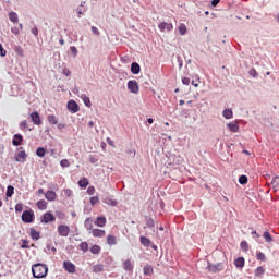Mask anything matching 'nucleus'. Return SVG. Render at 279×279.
<instances>
[{"mask_svg": "<svg viewBox=\"0 0 279 279\" xmlns=\"http://www.w3.org/2000/svg\"><path fill=\"white\" fill-rule=\"evenodd\" d=\"M144 274L145 276H151L154 274V268L151 266H145Z\"/></svg>", "mask_w": 279, "mask_h": 279, "instance_id": "obj_35", "label": "nucleus"}, {"mask_svg": "<svg viewBox=\"0 0 279 279\" xmlns=\"http://www.w3.org/2000/svg\"><path fill=\"white\" fill-rule=\"evenodd\" d=\"M22 250H29V241L23 240V244L21 245Z\"/></svg>", "mask_w": 279, "mask_h": 279, "instance_id": "obj_40", "label": "nucleus"}, {"mask_svg": "<svg viewBox=\"0 0 279 279\" xmlns=\"http://www.w3.org/2000/svg\"><path fill=\"white\" fill-rule=\"evenodd\" d=\"M240 245H241V248H242L244 252H247L248 245H247V242H246V241L241 242Z\"/></svg>", "mask_w": 279, "mask_h": 279, "instance_id": "obj_46", "label": "nucleus"}, {"mask_svg": "<svg viewBox=\"0 0 279 279\" xmlns=\"http://www.w3.org/2000/svg\"><path fill=\"white\" fill-rule=\"evenodd\" d=\"M250 75H252V77H256L257 73L254 69L250 70Z\"/></svg>", "mask_w": 279, "mask_h": 279, "instance_id": "obj_58", "label": "nucleus"}, {"mask_svg": "<svg viewBox=\"0 0 279 279\" xmlns=\"http://www.w3.org/2000/svg\"><path fill=\"white\" fill-rule=\"evenodd\" d=\"M47 206H48V204H47V201H45V199H40L37 202V208L39 210H47Z\"/></svg>", "mask_w": 279, "mask_h": 279, "instance_id": "obj_20", "label": "nucleus"}, {"mask_svg": "<svg viewBox=\"0 0 279 279\" xmlns=\"http://www.w3.org/2000/svg\"><path fill=\"white\" fill-rule=\"evenodd\" d=\"M234 265H235V267H238L239 269H243V267H245V258H243V257H238V258L234 260Z\"/></svg>", "mask_w": 279, "mask_h": 279, "instance_id": "obj_17", "label": "nucleus"}, {"mask_svg": "<svg viewBox=\"0 0 279 279\" xmlns=\"http://www.w3.org/2000/svg\"><path fill=\"white\" fill-rule=\"evenodd\" d=\"M89 162L95 165V162H99V159H97L95 156H89Z\"/></svg>", "mask_w": 279, "mask_h": 279, "instance_id": "obj_49", "label": "nucleus"}, {"mask_svg": "<svg viewBox=\"0 0 279 279\" xmlns=\"http://www.w3.org/2000/svg\"><path fill=\"white\" fill-rule=\"evenodd\" d=\"M9 19L12 23H19V14L16 12L9 13Z\"/></svg>", "mask_w": 279, "mask_h": 279, "instance_id": "obj_24", "label": "nucleus"}, {"mask_svg": "<svg viewBox=\"0 0 279 279\" xmlns=\"http://www.w3.org/2000/svg\"><path fill=\"white\" fill-rule=\"evenodd\" d=\"M57 230H58L59 236L66 238L69 236V234H71V228L66 225H60Z\"/></svg>", "mask_w": 279, "mask_h": 279, "instance_id": "obj_4", "label": "nucleus"}, {"mask_svg": "<svg viewBox=\"0 0 279 279\" xmlns=\"http://www.w3.org/2000/svg\"><path fill=\"white\" fill-rule=\"evenodd\" d=\"M45 154H47V149L44 147H38L36 149V156H38V158H45Z\"/></svg>", "mask_w": 279, "mask_h": 279, "instance_id": "obj_22", "label": "nucleus"}, {"mask_svg": "<svg viewBox=\"0 0 279 279\" xmlns=\"http://www.w3.org/2000/svg\"><path fill=\"white\" fill-rule=\"evenodd\" d=\"M88 128H95V122L89 121V122H88Z\"/></svg>", "mask_w": 279, "mask_h": 279, "instance_id": "obj_63", "label": "nucleus"}, {"mask_svg": "<svg viewBox=\"0 0 279 279\" xmlns=\"http://www.w3.org/2000/svg\"><path fill=\"white\" fill-rule=\"evenodd\" d=\"M68 110H70L72 114H75L76 112H80V105H77L75 100H70L68 102Z\"/></svg>", "mask_w": 279, "mask_h": 279, "instance_id": "obj_6", "label": "nucleus"}, {"mask_svg": "<svg viewBox=\"0 0 279 279\" xmlns=\"http://www.w3.org/2000/svg\"><path fill=\"white\" fill-rule=\"evenodd\" d=\"M84 104H85V106H87L88 108H90V99L85 98Z\"/></svg>", "mask_w": 279, "mask_h": 279, "instance_id": "obj_59", "label": "nucleus"}, {"mask_svg": "<svg viewBox=\"0 0 279 279\" xmlns=\"http://www.w3.org/2000/svg\"><path fill=\"white\" fill-rule=\"evenodd\" d=\"M90 252L92 254H101V246L97 245V244H94L92 247H90Z\"/></svg>", "mask_w": 279, "mask_h": 279, "instance_id": "obj_27", "label": "nucleus"}, {"mask_svg": "<svg viewBox=\"0 0 279 279\" xmlns=\"http://www.w3.org/2000/svg\"><path fill=\"white\" fill-rule=\"evenodd\" d=\"M182 84H184V86H189V84H191V78H189V77H183V78H182Z\"/></svg>", "mask_w": 279, "mask_h": 279, "instance_id": "obj_47", "label": "nucleus"}, {"mask_svg": "<svg viewBox=\"0 0 279 279\" xmlns=\"http://www.w3.org/2000/svg\"><path fill=\"white\" fill-rule=\"evenodd\" d=\"M25 160H27V153H25V150H21L20 153H17L15 157V162H25Z\"/></svg>", "mask_w": 279, "mask_h": 279, "instance_id": "obj_12", "label": "nucleus"}, {"mask_svg": "<svg viewBox=\"0 0 279 279\" xmlns=\"http://www.w3.org/2000/svg\"><path fill=\"white\" fill-rule=\"evenodd\" d=\"M78 250H81V252L86 253V252L88 251V242H82V243L78 245Z\"/></svg>", "mask_w": 279, "mask_h": 279, "instance_id": "obj_31", "label": "nucleus"}, {"mask_svg": "<svg viewBox=\"0 0 279 279\" xmlns=\"http://www.w3.org/2000/svg\"><path fill=\"white\" fill-rule=\"evenodd\" d=\"M186 32H187L186 24H180L179 25V34H181V36H184V35H186Z\"/></svg>", "mask_w": 279, "mask_h": 279, "instance_id": "obj_33", "label": "nucleus"}, {"mask_svg": "<svg viewBox=\"0 0 279 279\" xmlns=\"http://www.w3.org/2000/svg\"><path fill=\"white\" fill-rule=\"evenodd\" d=\"M263 238L265 239L266 243H271V241H274V238L271 236V233H269V231H265Z\"/></svg>", "mask_w": 279, "mask_h": 279, "instance_id": "obj_28", "label": "nucleus"}, {"mask_svg": "<svg viewBox=\"0 0 279 279\" xmlns=\"http://www.w3.org/2000/svg\"><path fill=\"white\" fill-rule=\"evenodd\" d=\"M107 143H108V145H110L111 147H116V146H114V141L110 140L109 137L107 138Z\"/></svg>", "mask_w": 279, "mask_h": 279, "instance_id": "obj_57", "label": "nucleus"}, {"mask_svg": "<svg viewBox=\"0 0 279 279\" xmlns=\"http://www.w3.org/2000/svg\"><path fill=\"white\" fill-rule=\"evenodd\" d=\"M15 213H23V203H17L15 205Z\"/></svg>", "mask_w": 279, "mask_h": 279, "instance_id": "obj_39", "label": "nucleus"}, {"mask_svg": "<svg viewBox=\"0 0 279 279\" xmlns=\"http://www.w3.org/2000/svg\"><path fill=\"white\" fill-rule=\"evenodd\" d=\"M60 165H61V167H63V168L71 167V162H69L68 159H62V160L60 161Z\"/></svg>", "mask_w": 279, "mask_h": 279, "instance_id": "obj_38", "label": "nucleus"}, {"mask_svg": "<svg viewBox=\"0 0 279 279\" xmlns=\"http://www.w3.org/2000/svg\"><path fill=\"white\" fill-rule=\"evenodd\" d=\"M192 86H195V88H197L199 86V83H196L195 81H192Z\"/></svg>", "mask_w": 279, "mask_h": 279, "instance_id": "obj_62", "label": "nucleus"}, {"mask_svg": "<svg viewBox=\"0 0 279 279\" xmlns=\"http://www.w3.org/2000/svg\"><path fill=\"white\" fill-rule=\"evenodd\" d=\"M63 75H65L66 77H69V75H71V70L64 69V70H63Z\"/></svg>", "mask_w": 279, "mask_h": 279, "instance_id": "obj_56", "label": "nucleus"}, {"mask_svg": "<svg viewBox=\"0 0 279 279\" xmlns=\"http://www.w3.org/2000/svg\"><path fill=\"white\" fill-rule=\"evenodd\" d=\"M89 234L95 236L96 239H102V236H106V230L101 229H93Z\"/></svg>", "mask_w": 279, "mask_h": 279, "instance_id": "obj_9", "label": "nucleus"}, {"mask_svg": "<svg viewBox=\"0 0 279 279\" xmlns=\"http://www.w3.org/2000/svg\"><path fill=\"white\" fill-rule=\"evenodd\" d=\"M87 194H88V195H95V186H89V187L87 189Z\"/></svg>", "mask_w": 279, "mask_h": 279, "instance_id": "obj_48", "label": "nucleus"}, {"mask_svg": "<svg viewBox=\"0 0 279 279\" xmlns=\"http://www.w3.org/2000/svg\"><path fill=\"white\" fill-rule=\"evenodd\" d=\"M34 219H36V216L34 215V210L29 209L22 214V221L24 223H33Z\"/></svg>", "mask_w": 279, "mask_h": 279, "instance_id": "obj_2", "label": "nucleus"}, {"mask_svg": "<svg viewBox=\"0 0 279 279\" xmlns=\"http://www.w3.org/2000/svg\"><path fill=\"white\" fill-rule=\"evenodd\" d=\"M104 204H107V206H117V201L116 199H112L110 197H106L104 198Z\"/></svg>", "mask_w": 279, "mask_h": 279, "instance_id": "obj_23", "label": "nucleus"}, {"mask_svg": "<svg viewBox=\"0 0 279 279\" xmlns=\"http://www.w3.org/2000/svg\"><path fill=\"white\" fill-rule=\"evenodd\" d=\"M131 72L133 75H138L141 73V65L136 62H133L131 65Z\"/></svg>", "mask_w": 279, "mask_h": 279, "instance_id": "obj_16", "label": "nucleus"}, {"mask_svg": "<svg viewBox=\"0 0 279 279\" xmlns=\"http://www.w3.org/2000/svg\"><path fill=\"white\" fill-rule=\"evenodd\" d=\"M49 271L47 265L44 264H35L32 267V272L34 278H45Z\"/></svg>", "mask_w": 279, "mask_h": 279, "instance_id": "obj_1", "label": "nucleus"}, {"mask_svg": "<svg viewBox=\"0 0 279 279\" xmlns=\"http://www.w3.org/2000/svg\"><path fill=\"white\" fill-rule=\"evenodd\" d=\"M92 206H95L96 204H99V196H94L90 198Z\"/></svg>", "mask_w": 279, "mask_h": 279, "instance_id": "obj_41", "label": "nucleus"}, {"mask_svg": "<svg viewBox=\"0 0 279 279\" xmlns=\"http://www.w3.org/2000/svg\"><path fill=\"white\" fill-rule=\"evenodd\" d=\"M63 193H64L65 197H71L73 195V191L70 189L63 190Z\"/></svg>", "mask_w": 279, "mask_h": 279, "instance_id": "obj_43", "label": "nucleus"}, {"mask_svg": "<svg viewBox=\"0 0 279 279\" xmlns=\"http://www.w3.org/2000/svg\"><path fill=\"white\" fill-rule=\"evenodd\" d=\"M107 243L108 245H117V238L114 235H108Z\"/></svg>", "mask_w": 279, "mask_h": 279, "instance_id": "obj_29", "label": "nucleus"}, {"mask_svg": "<svg viewBox=\"0 0 279 279\" xmlns=\"http://www.w3.org/2000/svg\"><path fill=\"white\" fill-rule=\"evenodd\" d=\"M5 53H8L5 51V49H3V45L0 44V56H2V58H5Z\"/></svg>", "mask_w": 279, "mask_h": 279, "instance_id": "obj_50", "label": "nucleus"}, {"mask_svg": "<svg viewBox=\"0 0 279 279\" xmlns=\"http://www.w3.org/2000/svg\"><path fill=\"white\" fill-rule=\"evenodd\" d=\"M123 269L125 271H133L134 270V264H132V260L126 259L123 262Z\"/></svg>", "mask_w": 279, "mask_h": 279, "instance_id": "obj_14", "label": "nucleus"}, {"mask_svg": "<svg viewBox=\"0 0 279 279\" xmlns=\"http://www.w3.org/2000/svg\"><path fill=\"white\" fill-rule=\"evenodd\" d=\"M11 32L15 35H19V28H11Z\"/></svg>", "mask_w": 279, "mask_h": 279, "instance_id": "obj_61", "label": "nucleus"}, {"mask_svg": "<svg viewBox=\"0 0 279 279\" xmlns=\"http://www.w3.org/2000/svg\"><path fill=\"white\" fill-rule=\"evenodd\" d=\"M94 271L96 272L104 271V265L99 264L94 266Z\"/></svg>", "mask_w": 279, "mask_h": 279, "instance_id": "obj_44", "label": "nucleus"}, {"mask_svg": "<svg viewBox=\"0 0 279 279\" xmlns=\"http://www.w3.org/2000/svg\"><path fill=\"white\" fill-rule=\"evenodd\" d=\"M160 32H173V24L161 22L158 24Z\"/></svg>", "mask_w": 279, "mask_h": 279, "instance_id": "obj_7", "label": "nucleus"}, {"mask_svg": "<svg viewBox=\"0 0 279 279\" xmlns=\"http://www.w3.org/2000/svg\"><path fill=\"white\" fill-rule=\"evenodd\" d=\"M85 228L86 230H88L89 232H93V219L87 218L85 220Z\"/></svg>", "mask_w": 279, "mask_h": 279, "instance_id": "obj_26", "label": "nucleus"}, {"mask_svg": "<svg viewBox=\"0 0 279 279\" xmlns=\"http://www.w3.org/2000/svg\"><path fill=\"white\" fill-rule=\"evenodd\" d=\"M20 128L22 130H27L29 126L27 125V120H23L21 123H20Z\"/></svg>", "mask_w": 279, "mask_h": 279, "instance_id": "obj_42", "label": "nucleus"}, {"mask_svg": "<svg viewBox=\"0 0 279 279\" xmlns=\"http://www.w3.org/2000/svg\"><path fill=\"white\" fill-rule=\"evenodd\" d=\"M53 221H56V216L49 211L45 213L41 217V223H51Z\"/></svg>", "mask_w": 279, "mask_h": 279, "instance_id": "obj_5", "label": "nucleus"}, {"mask_svg": "<svg viewBox=\"0 0 279 279\" xmlns=\"http://www.w3.org/2000/svg\"><path fill=\"white\" fill-rule=\"evenodd\" d=\"M140 241L144 247H149L151 245V241L146 236H141Z\"/></svg>", "mask_w": 279, "mask_h": 279, "instance_id": "obj_21", "label": "nucleus"}, {"mask_svg": "<svg viewBox=\"0 0 279 279\" xmlns=\"http://www.w3.org/2000/svg\"><path fill=\"white\" fill-rule=\"evenodd\" d=\"M70 51L74 54V56H77V48L75 46H72L70 48Z\"/></svg>", "mask_w": 279, "mask_h": 279, "instance_id": "obj_53", "label": "nucleus"}, {"mask_svg": "<svg viewBox=\"0 0 279 279\" xmlns=\"http://www.w3.org/2000/svg\"><path fill=\"white\" fill-rule=\"evenodd\" d=\"M220 2H221V0H213L211 1L213 8H217V5H219Z\"/></svg>", "mask_w": 279, "mask_h": 279, "instance_id": "obj_54", "label": "nucleus"}, {"mask_svg": "<svg viewBox=\"0 0 279 279\" xmlns=\"http://www.w3.org/2000/svg\"><path fill=\"white\" fill-rule=\"evenodd\" d=\"M251 234L253 235V239H260V234H258V232H256V230H253L251 232Z\"/></svg>", "mask_w": 279, "mask_h": 279, "instance_id": "obj_52", "label": "nucleus"}, {"mask_svg": "<svg viewBox=\"0 0 279 279\" xmlns=\"http://www.w3.org/2000/svg\"><path fill=\"white\" fill-rule=\"evenodd\" d=\"M45 198L48 202H56V199H58V194H56L54 191L49 190L45 193Z\"/></svg>", "mask_w": 279, "mask_h": 279, "instance_id": "obj_11", "label": "nucleus"}, {"mask_svg": "<svg viewBox=\"0 0 279 279\" xmlns=\"http://www.w3.org/2000/svg\"><path fill=\"white\" fill-rule=\"evenodd\" d=\"M21 143H23V135L15 134L12 144L14 145V147H19Z\"/></svg>", "mask_w": 279, "mask_h": 279, "instance_id": "obj_15", "label": "nucleus"}, {"mask_svg": "<svg viewBox=\"0 0 279 279\" xmlns=\"http://www.w3.org/2000/svg\"><path fill=\"white\" fill-rule=\"evenodd\" d=\"M256 258H257V260H262L263 263H265V260H267L265 253H263L260 251L256 253Z\"/></svg>", "mask_w": 279, "mask_h": 279, "instance_id": "obj_34", "label": "nucleus"}, {"mask_svg": "<svg viewBox=\"0 0 279 279\" xmlns=\"http://www.w3.org/2000/svg\"><path fill=\"white\" fill-rule=\"evenodd\" d=\"M63 269L69 274H75V264L71 262H63Z\"/></svg>", "mask_w": 279, "mask_h": 279, "instance_id": "obj_10", "label": "nucleus"}, {"mask_svg": "<svg viewBox=\"0 0 279 279\" xmlns=\"http://www.w3.org/2000/svg\"><path fill=\"white\" fill-rule=\"evenodd\" d=\"M247 182V177L246 175H241L240 178H239V183L240 184H245Z\"/></svg>", "mask_w": 279, "mask_h": 279, "instance_id": "obj_45", "label": "nucleus"}, {"mask_svg": "<svg viewBox=\"0 0 279 279\" xmlns=\"http://www.w3.org/2000/svg\"><path fill=\"white\" fill-rule=\"evenodd\" d=\"M222 117H225V119H232L233 117L232 109H225L222 112Z\"/></svg>", "mask_w": 279, "mask_h": 279, "instance_id": "obj_25", "label": "nucleus"}, {"mask_svg": "<svg viewBox=\"0 0 279 279\" xmlns=\"http://www.w3.org/2000/svg\"><path fill=\"white\" fill-rule=\"evenodd\" d=\"M92 32L95 36H99V29L97 28V26H92Z\"/></svg>", "mask_w": 279, "mask_h": 279, "instance_id": "obj_51", "label": "nucleus"}, {"mask_svg": "<svg viewBox=\"0 0 279 279\" xmlns=\"http://www.w3.org/2000/svg\"><path fill=\"white\" fill-rule=\"evenodd\" d=\"M66 128V125H64L63 123L58 124V130H64Z\"/></svg>", "mask_w": 279, "mask_h": 279, "instance_id": "obj_60", "label": "nucleus"}, {"mask_svg": "<svg viewBox=\"0 0 279 279\" xmlns=\"http://www.w3.org/2000/svg\"><path fill=\"white\" fill-rule=\"evenodd\" d=\"M227 125H228V128H229V130L231 132H239V124H236V123H228Z\"/></svg>", "mask_w": 279, "mask_h": 279, "instance_id": "obj_32", "label": "nucleus"}, {"mask_svg": "<svg viewBox=\"0 0 279 279\" xmlns=\"http://www.w3.org/2000/svg\"><path fill=\"white\" fill-rule=\"evenodd\" d=\"M29 117L34 125H43V120L40 119V114L37 111L31 113Z\"/></svg>", "mask_w": 279, "mask_h": 279, "instance_id": "obj_8", "label": "nucleus"}, {"mask_svg": "<svg viewBox=\"0 0 279 279\" xmlns=\"http://www.w3.org/2000/svg\"><path fill=\"white\" fill-rule=\"evenodd\" d=\"M107 223V219L105 216H99L96 218L95 226L98 228H105Z\"/></svg>", "mask_w": 279, "mask_h": 279, "instance_id": "obj_13", "label": "nucleus"}, {"mask_svg": "<svg viewBox=\"0 0 279 279\" xmlns=\"http://www.w3.org/2000/svg\"><path fill=\"white\" fill-rule=\"evenodd\" d=\"M263 274H265V268L263 267L256 268L255 276H263Z\"/></svg>", "mask_w": 279, "mask_h": 279, "instance_id": "obj_37", "label": "nucleus"}, {"mask_svg": "<svg viewBox=\"0 0 279 279\" xmlns=\"http://www.w3.org/2000/svg\"><path fill=\"white\" fill-rule=\"evenodd\" d=\"M128 89L130 90V93H133L134 95H138V92L141 90V87L138 86V82L129 81L128 82Z\"/></svg>", "mask_w": 279, "mask_h": 279, "instance_id": "obj_3", "label": "nucleus"}, {"mask_svg": "<svg viewBox=\"0 0 279 279\" xmlns=\"http://www.w3.org/2000/svg\"><path fill=\"white\" fill-rule=\"evenodd\" d=\"M31 239H33V241H38V239H40V232L36 231L34 228H31Z\"/></svg>", "mask_w": 279, "mask_h": 279, "instance_id": "obj_19", "label": "nucleus"}, {"mask_svg": "<svg viewBox=\"0 0 279 279\" xmlns=\"http://www.w3.org/2000/svg\"><path fill=\"white\" fill-rule=\"evenodd\" d=\"M32 34H33L34 36H38V27L34 26V27L32 28Z\"/></svg>", "mask_w": 279, "mask_h": 279, "instance_id": "obj_55", "label": "nucleus"}, {"mask_svg": "<svg viewBox=\"0 0 279 279\" xmlns=\"http://www.w3.org/2000/svg\"><path fill=\"white\" fill-rule=\"evenodd\" d=\"M47 121L50 125H58V118L54 114H49Z\"/></svg>", "mask_w": 279, "mask_h": 279, "instance_id": "obj_18", "label": "nucleus"}, {"mask_svg": "<svg viewBox=\"0 0 279 279\" xmlns=\"http://www.w3.org/2000/svg\"><path fill=\"white\" fill-rule=\"evenodd\" d=\"M12 195H14V186L9 185L7 187V197H12Z\"/></svg>", "mask_w": 279, "mask_h": 279, "instance_id": "obj_36", "label": "nucleus"}, {"mask_svg": "<svg viewBox=\"0 0 279 279\" xmlns=\"http://www.w3.org/2000/svg\"><path fill=\"white\" fill-rule=\"evenodd\" d=\"M77 14H78V19H81L82 17V9H78V11H77Z\"/></svg>", "mask_w": 279, "mask_h": 279, "instance_id": "obj_64", "label": "nucleus"}, {"mask_svg": "<svg viewBox=\"0 0 279 279\" xmlns=\"http://www.w3.org/2000/svg\"><path fill=\"white\" fill-rule=\"evenodd\" d=\"M88 179L83 178L78 181V186H81V189H86V186H88Z\"/></svg>", "mask_w": 279, "mask_h": 279, "instance_id": "obj_30", "label": "nucleus"}]
</instances>
